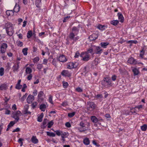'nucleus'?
I'll list each match as a JSON object with an SVG mask.
<instances>
[{
	"mask_svg": "<svg viewBox=\"0 0 147 147\" xmlns=\"http://www.w3.org/2000/svg\"><path fill=\"white\" fill-rule=\"evenodd\" d=\"M80 127H76V128L81 132L87 130L90 127V123L86 121H82L79 124Z\"/></svg>",
	"mask_w": 147,
	"mask_h": 147,
	"instance_id": "obj_1",
	"label": "nucleus"
},
{
	"mask_svg": "<svg viewBox=\"0 0 147 147\" xmlns=\"http://www.w3.org/2000/svg\"><path fill=\"white\" fill-rule=\"evenodd\" d=\"M5 28L6 33L9 36H11L13 34V25L10 23H7L5 24Z\"/></svg>",
	"mask_w": 147,
	"mask_h": 147,
	"instance_id": "obj_2",
	"label": "nucleus"
},
{
	"mask_svg": "<svg viewBox=\"0 0 147 147\" xmlns=\"http://www.w3.org/2000/svg\"><path fill=\"white\" fill-rule=\"evenodd\" d=\"M82 60L84 61H87L90 59V55L87 52H82L80 55Z\"/></svg>",
	"mask_w": 147,
	"mask_h": 147,
	"instance_id": "obj_3",
	"label": "nucleus"
},
{
	"mask_svg": "<svg viewBox=\"0 0 147 147\" xmlns=\"http://www.w3.org/2000/svg\"><path fill=\"white\" fill-rule=\"evenodd\" d=\"M79 65L78 63L77 62H69L67 64V68L69 69L77 67Z\"/></svg>",
	"mask_w": 147,
	"mask_h": 147,
	"instance_id": "obj_4",
	"label": "nucleus"
},
{
	"mask_svg": "<svg viewBox=\"0 0 147 147\" xmlns=\"http://www.w3.org/2000/svg\"><path fill=\"white\" fill-rule=\"evenodd\" d=\"M7 47V44L5 43L2 44L0 47V53L2 54L5 53L6 51Z\"/></svg>",
	"mask_w": 147,
	"mask_h": 147,
	"instance_id": "obj_5",
	"label": "nucleus"
},
{
	"mask_svg": "<svg viewBox=\"0 0 147 147\" xmlns=\"http://www.w3.org/2000/svg\"><path fill=\"white\" fill-rule=\"evenodd\" d=\"M88 107L87 109L91 111L93 110L95 108V104L92 102H88Z\"/></svg>",
	"mask_w": 147,
	"mask_h": 147,
	"instance_id": "obj_6",
	"label": "nucleus"
},
{
	"mask_svg": "<svg viewBox=\"0 0 147 147\" xmlns=\"http://www.w3.org/2000/svg\"><path fill=\"white\" fill-rule=\"evenodd\" d=\"M128 63L130 64H141L143 65L142 63L141 62H137L133 58L131 57L128 60Z\"/></svg>",
	"mask_w": 147,
	"mask_h": 147,
	"instance_id": "obj_7",
	"label": "nucleus"
},
{
	"mask_svg": "<svg viewBox=\"0 0 147 147\" xmlns=\"http://www.w3.org/2000/svg\"><path fill=\"white\" fill-rule=\"evenodd\" d=\"M34 100V96L31 94H29L26 99V101L28 103L31 104Z\"/></svg>",
	"mask_w": 147,
	"mask_h": 147,
	"instance_id": "obj_8",
	"label": "nucleus"
},
{
	"mask_svg": "<svg viewBox=\"0 0 147 147\" xmlns=\"http://www.w3.org/2000/svg\"><path fill=\"white\" fill-rule=\"evenodd\" d=\"M21 115L22 113L20 111H18L15 113L13 117L17 121H18L19 119V117Z\"/></svg>",
	"mask_w": 147,
	"mask_h": 147,
	"instance_id": "obj_9",
	"label": "nucleus"
},
{
	"mask_svg": "<svg viewBox=\"0 0 147 147\" xmlns=\"http://www.w3.org/2000/svg\"><path fill=\"white\" fill-rule=\"evenodd\" d=\"M77 34L72 32L70 33L69 36V37L70 38L73 40H76L79 39V37L78 36H75Z\"/></svg>",
	"mask_w": 147,
	"mask_h": 147,
	"instance_id": "obj_10",
	"label": "nucleus"
},
{
	"mask_svg": "<svg viewBox=\"0 0 147 147\" xmlns=\"http://www.w3.org/2000/svg\"><path fill=\"white\" fill-rule=\"evenodd\" d=\"M104 80L106 82L108 87L111 86L112 85V83L111 80L108 78H105L104 79Z\"/></svg>",
	"mask_w": 147,
	"mask_h": 147,
	"instance_id": "obj_11",
	"label": "nucleus"
},
{
	"mask_svg": "<svg viewBox=\"0 0 147 147\" xmlns=\"http://www.w3.org/2000/svg\"><path fill=\"white\" fill-rule=\"evenodd\" d=\"M43 94L44 93L42 91H41L38 92V100L39 102H41L43 100V98L42 97V96Z\"/></svg>",
	"mask_w": 147,
	"mask_h": 147,
	"instance_id": "obj_12",
	"label": "nucleus"
},
{
	"mask_svg": "<svg viewBox=\"0 0 147 147\" xmlns=\"http://www.w3.org/2000/svg\"><path fill=\"white\" fill-rule=\"evenodd\" d=\"M58 60L61 62H65L67 61V59L64 55H62L59 56Z\"/></svg>",
	"mask_w": 147,
	"mask_h": 147,
	"instance_id": "obj_13",
	"label": "nucleus"
},
{
	"mask_svg": "<svg viewBox=\"0 0 147 147\" xmlns=\"http://www.w3.org/2000/svg\"><path fill=\"white\" fill-rule=\"evenodd\" d=\"M107 27V26L105 25H102L100 24H98L96 26L97 28L100 30H104Z\"/></svg>",
	"mask_w": 147,
	"mask_h": 147,
	"instance_id": "obj_14",
	"label": "nucleus"
},
{
	"mask_svg": "<svg viewBox=\"0 0 147 147\" xmlns=\"http://www.w3.org/2000/svg\"><path fill=\"white\" fill-rule=\"evenodd\" d=\"M102 49L99 47H96L95 53L98 54H100L102 52Z\"/></svg>",
	"mask_w": 147,
	"mask_h": 147,
	"instance_id": "obj_15",
	"label": "nucleus"
},
{
	"mask_svg": "<svg viewBox=\"0 0 147 147\" xmlns=\"http://www.w3.org/2000/svg\"><path fill=\"white\" fill-rule=\"evenodd\" d=\"M98 37V36L97 34H93L89 36V38L90 40L92 41L96 39Z\"/></svg>",
	"mask_w": 147,
	"mask_h": 147,
	"instance_id": "obj_16",
	"label": "nucleus"
},
{
	"mask_svg": "<svg viewBox=\"0 0 147 147\" xmlns=\"http://www.w3.org/2000/svg\"><path fill=\"white\" fill-rule=\"evenodd\" d=\"M61 74L63 76H69L70 74L67 70H64L61 73Z\"/></svg>",
	"mask_w": 147,
	"mask_h": 147,
	"instance_id": "obj_17",
	"label": "nucleus"
},
{
	"mask_svg": "<svg viewBox=\"0 0 147 147\" xmlns=\"http://www.w3.org/2000/svg\"><path fill=\"white\" fill-rule=\"evenodd\" d=\"M21 80H19L17 83V84H16V86L15 88L16 89L18 90H19L21 89L22 87V85H21L20 84V83L21 82Z\"/></svg>",
	"mask_w": 147,
	"mask_h": 147,
	"instance_id": "obj_18",
	"label": "nucleus"
},
{
	"mask_svg": "<svg viewBox=\"0 0 147 147\" xmlns=\"http://www.w3.org/2000/svg\"><path fill=\"white\" fill-rule=\"evenodd\" d=\"M31 142L34 144H36L38 142V140L37 139L36 137L35 136H33L31 139Z\"/></svg>",
	"mask_w": 147,
	"mask_h": 147,
	"instance_id": "obj_19",
	"label": "nucleus"
},
{
	"mask_svg": "<svg viewBox=\"0 0 147 147\" xmlns=\"http://www.w3.org/2000/svg\"><path fill=\"white\" fill-rule=\"evenodd\" d=\"M118 17V19L119 20L120 22H123L124 19L123 17L122 14L120 13H119L117 14Z\"/></svg>",
	"mask_w": 147,
	"mask_h": 147,
	"instance_id": "obj_20",
	"label": "nucleus"
},
{
	"mask_svg": "<svg viewBox=\"0 0 147 147\" xmlns=\"http://www.w3.org/2000/svg\"><path fill=\"white\" fill-rule=\"evenodd\" d=\"M46 107V105L43 104H41L40 106V109L42 111H45Z\"/></svg>",
	"mask_w": 147,
	"mask_h": 147,
	"instance_id": "obj_21",
	"label": "nucleus"
},
{
	"mask_svg": "<svg viewBox=\"0 0 147 147\" xmlns=\"http://www.w3.org/2000/svg\"><path fill=\"white\" fill-rule=\"evenodd\" d=\"M109 43L107 42H102L100 43V45L101 47L103 48H106L107 46L109 45Z\"/></svg>",
	"mask_w": 147,
	"mask_h": 147,
	"instance_id": "obj_22",
	"label": "nucleus"
},
{
	"mask_svg": "<svg viewBox=\"0 0 147 147\" xmlns=\"http://www.w3.org/2000/svg\"><path fill=\"white\" fill-rule=\"evenodd\" d=\"M91 119L92 121L94 123H96L99 121V119L94 116H92L91 117Z\"/></svg>",
	"mask_w": 147,
	"mask_h": 147,
	"instance_id": "obj_23",
	"label": "nucleus"
},
{
	"mask_svg": "<svg viewBox=\"0 0 147 147\" xmlns=\"http://www.w3.org/2000/svg\"><path fill=\"white\" fill-rule=\"evenodd\" d=\"M83 143L86 145H88L90 144V141L88 138H86L83 140Z\"/></svg>",
	"mask_w": 147,
	"mask_h": 147,
	"instance_id": "obj_24",
	"label": "nucleus"
},
{
	"mask_svg": "<svg viewBox=\"0 0 147 147\" xmlns=\"http://www.w3.org/2000/svg\"><path fill=\"white\" fill-rule=\"evenodd\" d=\"M132 70L133 72H134V75H137L139 73V70L138 69H137L136 68H135L133 69Z\"/></svg>",
	"mask_w": 147,
	"mask_h": 147,
	"instance_id": "obj_25",
	"label": "nucleus"
},
{
	"mask_svg": "<svg viewBox=\"0 0 147 147\" xmlns=\"http://www.w3.org/2000/svg\"><path fill=\"white\" fill-rule=\"evenodd\" d=\"M35 4L36 7L38 8H40L41 4V0H36Z\"/></svg>",
	"mask_w": 147,
	"mask_h": 147,
	"instance_id": "obj_26",
	"label": "nucleus"
},
{
	"mask_svg": "<svg viewBox=\"0 0 147 147\" xmlns=\"http://www.w3.org/2000/svg\"><path fill=\"white\" fill-rule=\"evenodd\" d=\"M7 86L5 84H2L0 86V90H6L7 88Z\"/></svg>",
	"mask_w": 147,
	"mask_h": 147,
	"instance_id": "obj_27",
	"label": "nucleus"
},
{
	"mask_svg": "<svg viewBox=\"0 0 147 147\" xmlns=\"http://www.w3.org/2000/svg\"><path fill=\"white\" fill-rule=\"evenodd\" d=\"M13 12L12 10H7L6 12V14L8 16H13Z\"/></svg>",
	"mask_w": 147,
	"mask_h": 147,
	"instance_id": "obj_28",
	"label": "nucleus"
},
{
	"mask_svg": "<svg viewBox=\"0 0 147 147\" xmlns=\"http://www.w3.org/2000/svg\"><path fill=\"white\" fill-rule=\"evenodd\" d=\"M26 72L27 74H31L32 69L29 67H27L26 70Z\"/></svg>",
	"mask_w": 147,
	"mask_h": 147,
	"instance_id": "obj_29",
	"label": "nucleus"
},
{
	"mask_svg": "<svg viewBox=\"0 0 147 147\" xmlns=\"http://www.w3.org/2000/svg\"><path fill=\"white\" fill-rule=\"evenodd\" d=\"M47 136L50 137H54L55 136V134L53 132L47 131Z\"/></svg>",
	"mask_w": 147,
	"mask_h": 147,
	"instance_id": "obj_30",
	"label": "nucleus"
},
{
	"mask_svg": "<svg viewBox=\"0 0 147 147\" xmlns=\"http://www.w3.org/2000/svg\"><path fill=\"white\" fill-rule=\"evenodd\" d=\"M28 49L27 48H26L23 49L22 50V52L24 55L26 56L27 55L28 53Z\"/></svg>",
	"mask_w": 147,
	"mask_h": 147,
	"instance_id": "obj_31",
	"label": "nucleus"
},
{
	"mask_svg": "<svg viewBox=\"0 0 147 147\" xmlns=\"http://www.w3.org/2000/svg\"><path fill=\"white\" fill-rule=\"evenodd\" d=\"M119 22V21L117 20H113L111 22V23L113 25L116 26L118 24Z\"/></svg>",
	"mask_w": 147,
	"mask_h": 147,
	"instance_id": "obj_32",
	"label": "nucleus"
},
{
	"mask_svg": "<svg viewBox=\"0 0 147 147\" xmlns=\"http://www.w3.org/2000/svg\"><path fill=\"white\" fill-rule=\"evenodd\" d=\"M56 133V134L58 136H59L62 134L63 132V131L60 130H57L55 131Z\"/></svg>",
	"mask_w": 147,
	"mask_h": 147,
	"instance_id": "obj_33",
	"label": "nucleus"
},
{
	"mask_svg": "<svg viewBox=\"0 0 147 147\" xmlns=\"http://www.w3.org/2000/svg\"><path fill=\"white\" fill-rule=\"evenodd\" d=\"M32 35V32L31 31H29L28 32L27 37L28 38H30Z\"/></svg>",
	"mask_w": 147,
	"mask_h": 147,
	"instance_id": "obj_34",
	"label": "nucleus"
},
{
	"mask_svg": "<svg viewBox=\"0 0 147 147\" xmlns=\"http://www.w3.org/2000/svg\"><path fill=\"white\" fill-rule=\"evenodd\" d=\"M16 45L20 47H22L23 45V42L20 40H17L16 42Z\"/></svg>",
	"mask_w": 147,
	"mask_h": 147,
	"instance_id": "obj_35",
	"label": "nucleus"
},
{
	"mask_svg": "<svg viewBox=\"0 0 147 147\" xmlns=\"http://www.w3.org/2000/svg\"><path fill=\"white\" fill-rule=\"evenodd\" d=\"M79 30L78 28L76 27H74L72 29V32L76 34H77Z\"/></svg>",
	"mask_w": 147,
	"mask_h": 147,
	"instance_id": "obj_36",
	"label": "nucleus"
},
{
	"mask_svg": "<svg viewBox=\"0 0 147 147\" xmlns=\"http://www.w3.org/2000/svg\"><path fill=\"white\" fill-rule=\"evenodd\" d=\"M20 7L18 5H16L14 8V11L16 12H17L19 11Z\"/></svg>",
	"mask_w": 147,
	"mask_h": 147,
	"instance_id": "obj_37",
	"label": "nucleus"
},
{
	"mask_svg": "<svg viewBox=\"0 0 147 147\" xmlns=\"http://www.w3.org/2000/svg\"><path fill=\"white\" fill-rule=\"evenodd\" d=\"M19 68V63L17 65V66H16V65H15L13 66V71L14 72H15L16 71H17L18 69Z\"/></svg>",
	"mask_w": 147,
	"mask_h": 147,
	"instance_id": "obj_38",
	"label": "nucleus"
},
{
	"mask_svg": "<svg viewBox=\"0 0 147 147\" xmlns=\"http://www.w3.org/2000/svg\"><path fill=\"white\" fill-rule=\"evenodd\" d=\"M4 69L3 68L1 67L0 68V76H2L4 74Z\"/></svg>",
	"mask_w": 147,
	"mask_h": 147,
	"instance_id": "obj_39",
	"label": "nucleus"
},
{
	"mask_svg": "<svg viewBox=\"0 0 147 147\" xmlns=\"http://www.w3.org/2000/svg\"><path fill=\"white\" fill-rule=\"evenodd\" d=\"M43 116V113L41 114L40 116L38 117L37 119L38 121L40 122H41L42 121Z\"/></svg>",
	"mask_w": 147,
	"mask_h": 147,
	"instance_id": "obj_40",
	"label": "nucleus"
},
{
	"mask_svg": "<svg viewBox=\"0 0 147 147\" xmlns=\"http://www.w3.org/2000/svg\"><path fill=\"white\" fill-rule=\"evenodd\" d=\"M28 95V94L26 93L25 94L22 96V97L20 99V100L22 101H24V100L26 99L27 96Z\"/></svg>",
	"mask_w": 147,
	"mask_h": 147,
	"instance_id": "obj_41",
	"label": "nucleus"
},
{
	"mask_svg": "<svg viewBox=\"0 0 147 147\" xmlns=\"http://www.w3.org/2000/svg\"><path fill=\"white\" fill-rule=\"evenodd\" d=\"M141 129L143 131H146L147 129V126L146 125H144L141 127Z\"/></svg>",
	"mask_w": 147,
	"mask_h": 147,
	"instance_id": "obj_42",
	"label": "nucleus"
},
{
	"mask_svg": "<svg viewBox=\"0 0 147 147\" xmlns=\"http://www.w3.org/2000/svg\"><path fill=\"white\" fill-rule=\"evenodd\" d=\"M86 52L88 53H90L92 55H93L95 53V52H93V49L91 48L89 49H88Z\"/></svg>",
	"mask_w": 147,
	"mask_h": 147,
	"instance_id": "obj_43",
	"label": "nucleus"
},
{
	"mask_svg": "<svg viewBox=\"0 0 147 147\" xmlns=\"http://www.w3.org/2000/svg\"><path fill=\"white\" fill-rule=\"evenodd\" d=\"M127 43H135L136 44L138 42V41L137 40H130L127 41H126Z\"/></svg>",
	"mask_w": 147,
	"mask_h": 147,
	"instance_id": "obj_44",
	"label": "nucleus"
},
{
	"mask_svg": "<svg viewBox=\"0 0 147 147\" xmlns=\"http://www.w3.org/2000/svg\"><path fill=\"white\" fill-rule=\"evenodd\" d=\"M38 105V103L36 102H34L32 104L31 106L32 108H35Z\"/></svg>",
	"mask_w": 147,
	"mask_h": 147,
	"instance_id": "obj_45",
	"label": "nucleus"
},
{
	"mask_svg": "<svg viewBox=\"0 0 147 147\" xmlns=\"http://www.w3.org/2000/svg\"><path fill=\"white\" fill-rule=\"evenodd\" d=\"M39 60V58L38 57H36L34 58L33 59V62L34 63L37 62Z\"/></svg>",
	"mask_w": 147,
	"mask_h": 147,
	"instance_id": "obj_46",
	"label": "nucleus"
},
{
	"mask_svg": "<svg viewBox=\"0 0 147 147\" xmlns=\"http://www.w3.org/2000/svg\"><path fill=\"white\" fill-rule=\"evenodd\" d=\"M75 114L74 112L69 113L68 114V116L69 117H71L74 116Z\"/></svg>",
	"mask_w": 147,
	"mask_h": 147,
	"instance_id": "obj_47",
	"label": "nucleus"
},
{
	"mask_svg": "<svg viewBox=\"0 0 147 147\" xmlns=\"http://www.w3.org/2000/svg\"><path fill=\"white\" fill-rule=\"evenodd\" d=\"M27 87L26 85L24 84L23 85V87L22 89V91L23 92H24L25 91V89Z\"/></svg>",
	"mask_w": 147,
	"mask_h": 147,
	"instance_id": "obj_48",
	"label": "nucleus"
},
{
	"mask_svg": "<svg viewBox=\"0 0 147 147\" xmlns=\"http://www.w3.org/2000/svg\"><path fill=\"white\" fill-rule=\"evenodd\" d=\"M142 108V105H138V106L134 108H131L130 110H132L133 109L135 110L136 108H138V109H140Z\"/></svg>",
	"mask_w": 147,
	"mask_h": 147,
	"instance_id": "obj_49",
	"label": "nucleus"
},
{
	"mask_svg": "<svg viewBox=\"0 0 147 147\" xmlns=\"http://www.w3.org/2000/svg\"><path fill=\"white\" fill-rule=\"evenodd\" d=\"M63 84L64 88H66L68 86V84L67 82H63Z\"/></svg>",
	"mask_w": 147,
	"mask_h": 147,
	"instance_id": "obj_50",
	"label": "nucleus"
},
{
	"mask_svg": "<svg viewBox=\"0 0 147 147\" xmlns=\"http://www.w3.org/2000/svg\"><path fill=\"white\" fill-rule=\"evenodd\" d=\"M53 123L52 121H51L49 122L48 123V127L49 128H50L53 125Z\"/></svg>",
	"mask_w": 147,
	"mask_h": 147,
	"instance_id": "obj_51",
	"label": "nucleus"
},
{
	"mask_svg": "<svg viewBox=\"0 0 147 147\" xmlns=\"http://www.w3.org/2000/svg\"><path fill=\"white\" fill-rule=\"evenodd\" d=\"M15 122L14 121H11L9 124L8 126L9 127H11L15 123Z\"/></svg>",
	"mask_w": 147,
	"mask_h": 147,
	"instance_id": "obj_52",
	"label": "nucleus"
},
{
	"mask_svg": "<svg viewBox=\"0 0 147 147\" xmlns=\"http://www.w3.org/2000/svg\"><path fill=\"white\" fill-rule=\"evenodd\" d=\"M42 67L43 66L42 64H38L37 66V68L39 70H40Z\"/></svg>",
	"mask_w": 147,
	"mask_h": 147,
	"instance_id": "obj_53",
	"label": "nucleus"
},
{
	"mask_svg": "<svg viewBox=\"0 0 147 147\" xmlns=\"http://www.w3.org/2000/svg\"><path fill=\"white\" fill-rule=\"evenodd\" d=\"M76 90L78 92H82L83 91V90H82V89L80 87H77L76 88Z\"/></svg>",
	"mask_w": 147,
	"mask_h": 147,
	"instance_id": "obj_54",
	"label": "nucleus"
},
{
	"mask_svg": "<svg viewBox=\"0 0 147 147\" xmlns=\"http://www.w3.org/2000/svg\"><path fill=\"white\" fill-rule=\"evenodd\" d=\"M37 90H34L32 92L33 95V96H36L37 95Z\"/></svg>",
	"mask_w": 147,
	"mask_h": 147,
	"instance_id": "obj_55",
	"label": "nucleus"
},
{
	"mask_svg": "<svg viewBox=\"0 0 147 147\" xmlns=\"http://www.w3.org/2000/svg\"><path fill=\"white\" fill-rule=\"evenodd\" d=\"M32 75L31 74H29V75L27 77V79L28 80H30L32 79Z\"/></svg>",
	"mask_w": 147,
	"mask_h": 147,
	"instance_id": "obj_56",
	"label": "nucleus"
},
{
	"mask_svg": "<svg viewBox=\"0 0 147 147\" xmlns=\"http://www.w3.org/2000/svg\"><path fill=\"white\" fill-rule=\"evenodd\" d=\"M95 98H102V95L101 94H98L95 96Z\"/></svg>",
	"mask_w": 147,
	"mask_h": 147,
	"instance_id": "obj_57",
	"label": "nucleus"
},
{
	"mask_svg": "<svg viewBox=\"0 0 147 147\" xmlns=\"http://www.w3.org/2000/svg\"><path fill=\"white\" fill-rule=\"evenodd\" d=\"M80 53L78 51H77L75 54L74 57L75 58H78L80 55Z\"/></svg>",
	"mask_w": 147,
	"mask_h": 147,
	"instance_id": "obj_58",
	"label": "nucleus"
},
{
	"mask_svg": "<svg viewBox=\"0 0 147 147\" xmlns=\"http://www.w3.org/2000/svg\"><path fill=\"white\" fill-rule=\"evenodd\" d=\"M144 52L143 50L141 51L140 53V56L141 57L143 58V55H144Z\"/></svg>",
	"mask_w": 147,
	"mask_h": 147,
	"instance_id": "obj_59",
	"label": "nucleus"
},
{
	"mask_svg": "<svg viewBox=\"0 0 147 147\" xmlns=\"http://www.w3.org/2000/svg\"><path fill=\"white\" fill-rule=\"evenodd\" d=\"M116 78L117 76L115 75H113L111 77V79L113 81H115L116 80Z\"/></svg>",
	"mask_w": 147,
	"mask_h": 147,
	"instance_id": "obj_60",
	"label": "nucleus"
},
{
	"mask_svg": "<svg viewBox=\"0 0 147 147\" xmlns=\"http://www.w3.org/2000/svg\"><path fill=\"white\" fill-rule=\"evenodd\" d=\"M68 105L67 103V102L64 101L62 103L61 105L64 107H66Z\"/></svg>",
	"mask_w": 147,
	"mask_h": 147,
	"instance_id": "obj_61",
	"label": "nucleus"
},
{
	"mask_svg": "<svg viewBox=\"0 0 147 147\" xmlns=\"http://www.w3.org/2000/svg\"><path fill=\"white\" fill-rule=\"evenodd\" d=\"M49 102L51 104H53V102L52 101V97L51 96H50L49 99Z\"/></svg>",
	"mask_w": 147,
	"mask_h": 147,
	"instance_id": "obj_62",
	"label": "nucleus"
},
{
	"mask_svg": "<svg viewBox=\"0 0 147 147\" xmlns=\"http://www.w3.org/2000/svg\"><path fill=\"white\" fill-rule=\"evenodd\" d=\"M12 109L14 110H15L17 109L16 105L15 104H13L12 107Z\"/></svg>",
	"mask_w": 147,
	"mask_h": 147,
	"instance_id": "obj_63",
	"label": "nucleus"
},
{
	"mask_svg": "<svg viewBox=\"0 0 147 147\" xmlns=\"http://www.w3.org/2000/svg\"><path fill=\"white\" fill-rule=\"evenodd\" d=\"M65 125L66 127H70L71 126V124L69 122H67L65 123Z\"/></svg>",
	"mask_w": 147,
	"mask_h": 147,
	"instance_id": "obj_64",
	"label": "nucleus"
}]
</instances>
